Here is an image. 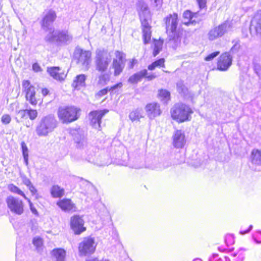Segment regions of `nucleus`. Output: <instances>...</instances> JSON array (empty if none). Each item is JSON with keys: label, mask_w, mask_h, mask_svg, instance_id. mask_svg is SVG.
<instances>
[{"label": "nucleus", "mask_w": 261, "mask_h": 261, "mask_svg": "<svg viewBox=\"0 0 261 261\" xmlns=\"http://www.w3.org/2000/svg\"><path fill=\"white\" fill-rule=\"evenodd\" d=\"M33 70L35 72H39L41 71V67L38 63H34L32 66Z\"/></svg>", "instance_id": "nucleus-53"}, {"label": "nucleus", "mask_w": 261, "mask_h": 261, "mask_svg": "<svg viewBox=\"0 0 261 261\" xmlns=\"http://www.w3.org/2000/svg\"><path fill=\"white\" fill-rule=\"evenodd\" d=\"M110 80V76L108 74L102 73L99 76L98 84L102 85H105Z\"/></svg>", "instance_id": "nucleus-38"}, {"label": "nucleus", "mask_w": 261, "mask_h": 261, "mask_svg": "<svg viewBox=\"0 0 261 261\" xmlns=\"http://www.w3.org/2000/svg\"><path fill=\"white\" fill-rule=\"evenodd\" d=\"M252 238L256 243H261V231H255L252 235Z\"/></svg>", "instance_id": "nucleus-43"}, {"label": "nucleus", "mask_w": 261, "mask_h": 261, "mask_svg": "<svg viewBox=\"0 0 261 261\" xmlns=\"http://www.w3.org/2000/svg\"><path fill=\"white\" fill-rule=\"evenodd\" d=\"M253 228V226L252 225H250L249 226V228L247 230H241L240 231V233L241 234H246L248 232H250V231Z\"/></svg>", "instance_id": "nucleus-55"}, {"label": "nucleus", "mask_w": 261, "mask_h": 261, "mask_svg": "<svg viewBox=\"0 0 261 261\" xmlns=\"http://www.w3.org/2000/svg\"><path fill=\"white\" fill-rule=\"evenodd\" d=\"M73 138L76 146L80 149H84L87 146L84 132L81 128L72 129L70 132Z\"/></svg>", "instance_id": "nucleus-11"}, {"label": "nucleus", "mask_w": 261, "mask_h": 261, "mask_svg": "<svg viewBox=\"0 0 261 261\" xmlns=\"http://www.w3.org/2000/svg\"><path fill=\"white\" fill-rule=\"evenodd\" d=\"M85 261H99L97 258H89L86 259Z\"/></svg>", "instance_id": "nucleus-59"}, {"label": "nucleus", "mask_w": 261, "mask_h": 261, "mask_svg": "<svg viewBox=\"0 0 261 261\" xmlns=\"http://www.w3.org/2000/svg\"><path fill=\"white\" fill-rule=\"evenodd\" d=\"M28 109L20 110L18 112V115H19L21 118L25 119L28 118Z\"/></svg>", "instance_id": "nucleus-47"}, {"label": "nucleus", "mask_w": 261, "mask_h": 261, "mask_svg": "<svg viewBox=\"0 0 261 261\" xmlns=\"http://www.w3.org/2000/svg\"><path fill=\"white\" fill-rule=\"evenodd\" d=\"M74 56L75 58L77 60L78 63L81 64L86 68H88L91 61V53L90 51L76 48Z\"/></svg>", "instance_id": "nucleus-12"}, {"label": "nucleus", "mask_w": 261, "mask_h": 261, "mask_svg": "<svg viewBox=\"0 0 261 261\" xmlns=\"http://www.w3.org/2000/svg\"><path fill=\"white\" fill-rule=\"evenodd\" d=\"M42 21V27L45 30L49 29L52 32L51 29H49V25L54 21L56 18V14L54 11L49 10L45 11Z\"/></svg>", "instance_id": "nucleus-18"}, {"label": "nucleus", "mask_w": 261, "mask_h": 261, "mask_svg": "<svg viewBox=\"0 0 261 261\" xmlns=\"http://www.w3.org/2000/svg\"><path fill=\"white\" fill-rule=\"evenodd\" d=\"M145 110L147 117L150 120L160 116L162 113L160 106L156 102L148 103L145 107Z\"/></svg>", "instance_id": "nucleus-16"}, {"label": "nucleus", "mask_w": 261, "mask_h": 261, "mask_svg": "<svg viewBox=\"0 0 261 261\" xmlns=\"http://www.w3.org/2000/svg\"><path fill=\"white\" fill-rule=\"evenodd\" d=\"M251 163L255 166L261 165V150L252 149L250 155Z\"/></svg>", "instance_id": "nucleus-26"}, {"label": "nucleus", "mask_w": 261, "mask_h": 261, "mask_svg": "<svg viewBox=\"0 0 261 261\" xmlns=\"http://www.w3.org/2000/svg\"><path fill=\"white\" fill-rule=\"evenodd\" d=\"M50 194L53 198H61L64 195V189L58 185H54L50 190Z\"/></svg>", "instance_id": "nucleus-28"}, {"label": "nucleus", "mask_w": 261, "mask_h": 261, "mask_svg": "<svg viewBox=\"0 0 261 261\" xmlns=\"http://www.w3.org/2000/svg\"><path fill=\"white\" fill-rule=\"evenodd\" d=\"M96 244L94 238L85 237L79 245V250L81 255L86 256L94 252Z\"/></svg>", "instance_id": "nucleus-7"}, {"label": "nucleus", "mask_w": 261, "mask_h": 261, "mask_svg": "<svg viewBox=\"0 0 261 261\" xmlns=\"http://www.w3.org/2000/svg\"><path fill=\"white\" fill-rule=\"evenodd\" d=\"M28 117H29L30 120H35L38 116V112L36 110L34 109H28Z\"/></svg>", "instance_id": "nucleus-39"}, {"label": "nucleus", "mask_w": 261, "mask_h": 261, "mask_svg": "<svg viewBox=\"0 0 261 261\" xmlns=\"http://www.w3.org/2000/svg\"><path fill=\"white\" fill-rule=\"evenodd\" d=\"M147 71L146 69L142 70L138 72H137L129 77L128 82L130 84H137L138 82L141 81V80L146 76Z\"/></svg>", "instance_id": "nucleus-25"}, {"label": "nucleus", "mask_w": 261, "mask_h": 261, "mask_svg": "<svg viewBox=\"0 0 261 261\" xmlns=\"http://www.w3.org/2000/svg\"><path fill=\"white\" fill-rule=\"evenodd\" d=\"M26 200L28 201V202L29 203L30 209H31V211L32 212V213L35 214H37V211L36 209L33 206V203H32L31 200L29 198H28V199H26Z\"/></svg>", "instance_id": "nucleus-52"}, {"label": "nucleus", "mask_w": 261, "mask_h": 261, "mask_svg": "<svg viewBox=\"0 0 261 261\" xmlns=\"http://www.w3.org/2000/svg\"><path fill=\"white\" fill-rule=\"evenodd\" d=\"M28 188L33 195H35L37 194V190L33 185Z\"/></svg>", "instance_id": "nucleus-54"}, {"label": "nucleus", "mask_w": 261, "mask_h": 261, "mask_svg": "<svg viewBox=\"0 0 261 261\" xmlns=\"http://www.w3.org/2000/svg\"><path fill=\"white\" fill-rule=\"evenodd\" d=\"M129 117L132 121L139 120L141 118L144 117V113L141 109H136L132 111L129 115Z\"/></svg>", "instance_id": "nucleus-30"}, {"label": "nucleus", "mask_w": 261, "mask_h": 261, "mask_svg": "<svg viewBox=\"0 0 261 261\" xmlns=\"http://www.w3.org/2000/svg\"><path fill=\"white\" fill-rule=\"evenodd\" d=\"M197 15V13H193L190 10H186L183 14V23L187 25L195 24L197 22L195 18Z\"/></svg>", "instance_id": "nucleus-24"}, {"label": "nucleus", "mask_w": 261, "mask_h": 261, "mask_svg": "<svg viewBox=\"0 0 261 261\" xmlns=\"http://www.w3.org/2000/svg\"><path fill=\"white\" fill-rule=\"evenodd\" d=\"M220 54L219 51H215L207 56L204 60L206 61L212 60L214 58L217 57Z\"/></svg>", "instance_id": "nucleus-46"}, {"label": "nucleus", "mask_w": 261, "mask_h": 261, "mask_svg": "<svg viewBox=\"0 0 261 261\" xmlns=\"http://www.w3.org/2000/svg\"><path fill=\"white\" fill-rule=\"evenodd\" d=\"M48 93V90L47 89L45 88V89H43L42 90V94L44 96L47 95Z\"/></svg>", "instance_id": "nucleus-58"}, {"label": "nucleus", "mask_w": 261, "mask_h": 261, "mask_svg": "<svg viewBox=\"0 0 261 261\" xmlns=\"http://www.w3.org/2000/svg\"><path fill=\"white\" fill-rule=\"evenodd\" d=\"M151 5L156 8L158 10L160 9L163 4V0H148Z\"/></svg>", "instance_id": "nucleus-42"}, {"label": "nucleus", "mask_w": 261, "mask_h": 261, "mask_svg": "<svg viewBox=\"0 0 261 261\" xmlns=\"http://www.w3.org/2000/svg\"><path fill=\"white\" fill-rule=\"evenodd\" d=\"M254 29L257 34L261 35V22L257 23L255 25L252 24L250 25V30L251 31Z\"/></svg>", "instance_id": "nucleus-44"}, {"label": "nucleus", "mask_w": 261, "mask_h": 261, "mask_svg": "<svg viewBox=\"0 0 261 261\" xmlns=\"http://www.w3.org/2000/svg\"><path fill=\"white\" fill-rule=\"evenodd\" d=\"M144 77H146L148 81H150L155 78L156 75L154 73H151L150 74H148L147 73L146 76H145Z\"/></svg>", "instance_id": "nucleus-56"}, {"label": "nucleus", "mask_w": 261, "mask_h": 261, "mask_svg": "<svg viewBox=\"0 0 261 261\" xmlns=\"http://www.w3.org/2000/svg\"><path fill=\"white\" fill-rule=\"evenodd\" d=\"M73 39V36L67 30L54 31L49 32L45 37L47 41L53 42H57L61 44H67L70 43Z\"/></svg>", "instance_id": "nucleus-4"}, {"label": "nucleus", "mask_w": 261, "mask_h": 261, "mask_svg": "<svg viewBox=\"0 0 261 261\" xmlns=\"http://www.w3.org/2000/svg\"><path fill=\"white\" fill-rule=\"evenodd\" d=\"M6 202L8 207L12 213L18 215L23 213L24 205L21 200L10 195L7 197Z\"/></svg>", "instance_id": "nucleus-9"}, {"label": "nucleus", "mask_w": 261, "mask_h": 261, "mask_svg": "<svg viewBox=\"0 0 261 261\" xmlns=\"http://www.w3.org/2000/svg\"><path fill=\"white\" fill-rule=\"evenodd\" d=\"M171 166V163L170 162H167L166 165H164V168H166Z\"/></svg>", "instance_id": "nucleus-60"}, {"label": "nucleus", "mask_w": 261, "mask_h": 261, "mask_svg": "<svg viewBox=\"0 0 261 261\" xmlns=\"http://www.w3.org/2000/svg\"><path fill=\"white\" fill-rule=\"evenodd\" d=\"M163 41L160 39L159 40H154L153 55L155 57L159 54L162 48Z\"/></svg>", "instance_id": "nucleus-34"}, {"label": "nucleus", "mask_w": 261, "mask_h": 261, "mask_svg": "<svg viewBox=\"0 0 261 261\" xmlns=\"http://www.w3.org/2000/svg\"><path fill=\"white\" fill-rule=\"evenodd\" d=\"M164 62L165 60L164 58L160 59L159 60H158L153 62L154 64L155 65V67H161V66H164Z\"/></svg>", "instance_id": "nucleus-49"}, {"label": "nucleus", "mask_w": 261, "mask_h": 261, "mask_svg": "<svg viewBox=\"0 0 261 261\" xmlns=\"http://www.w3.org/2000/svg\"><path fill=\"white\" fill-rule=\"evenodd\" d=\"M52 255L56 258V261H65V251L61 248L55 249L52 251Z\"/></svg>", "instance_id": "nucleus-29"}, {"label": "nucleus", "mask_w": 261, "mask_h": 261, "mask_svg": "<svg viewBox=\"0 0 261 261\" xmlns=\"http://www.w3.org/2000/svg\"><path fill=\"white\" fill-rule=\"evenodd\" d=\"M23 183L28 187H30L32 185L31 180L26 177H24L22 179Z\"/></svg>", "instance_id": "nucleus-50"}, {"label": "nucleus", "mask_w": 261, "mask_h": 261, "mask_svg": "<svg viewBox=\"0 0 261 261\" xmlns=\"http://www.w3.org/2000/svg\"><path fill=\"white\" fill-rule=\"evenodd\" d=\"M159 96L164 103H166L170 99V93L166 90L159 91Z\"/></svg>", "instance_id": "nucleus-35"}, {"label": "nucleus", "mask_w": 261, "mask_h": 261, "mask_svg": "<svg viewBox=\"0 0 261 261\" xmlns=\"http://www.w3.org/2000/svg\"><path fill=\"white\" fill-rule=\"evenodd\" d=\"M33 243L36 247L38 252L41 251L43 249V240L39 237H35L33 240Z\"/></svg>", "instance_id": "nucleus-36"}, {"label": "nucleus", "mask_w": 261, "mask_h": 261, "mask_svg": "<svg viewBox=\"0 0 261 261\" xmlns=\"http://www.w3.org/2000/svg\"><path fill=\"white\" fill-rule=\"evenodd\" d=\"M167 32H170L174 33L176 30L178 23V15L173 13L168 16L165 19Z\"/></svg>", "instance_id": "nucleus-19"}, {"label": "nucleus", "mask_w": 261, "mask_h": 261, "mask_svg": "<svg viewBox=\"0 0 261 261\" xmlns=\"http://www.w3.org/2000/svg\"><path fill=\"white\" fill-rule=\"evenodd\" d=\"M47 71L49 75L56 80H64L66 76V74L60 72V69L58 67L48 68Z\"/></svg>", "instance_id": "nucleus-23"}, {"label": "nucleus", "mask_w": 261, "mask_h": 261, "mask_svg": "<svg viewBox=\"0 0 261 261\" xmlns=\"http://www.w3.org/2000/svg\"><path fill=\"white\" fill-rule=\"evenodd\" d=\"M155 67H156L153 62L151 64L148 66V69L150 70H153L155 69Z\"/></svg>", "instance_id": "nucleus-57"}, {"label": "nucleus", "mask_w": 261, "mask_h": 261, "mask_svg": "<svg viewBox=\"0 0 261 261\" xmlns=\"http://www.w3.org/2000/svg\"><path fill=\"white\" fill-rule=\"evenodd\" d=\"M86 76L85 74H80L77 75L74 79L72 84V86L75 89H80L81 87L85 86V81Z\"/></svg>", "instance_id": "nucleus-27"}, {"label": "nucleus", "mask_w": 261, "mask_h": 261, "mask_svg": "<svg viewBox=\"0 0 261 261\" xmlns=\"http://www.w3.org/2000/svg\"><path fill=\"white\" fill-rule=\"evenodd\" d=\"M108 111V110L105 109L103 110L94 111L90 112L89 114V118L90 119L91 125L94 128L100 130L101 119Z\"/></svg>", "instance_id": "nucleus-13"}, {"label": "nucleus", "mask_w": 261, "mask_h": 261, "mask_svg": "<svg viewBox=\"0 0 261 261\" xmlns=\"http://www.w3.org/2000/svg\"><path fill=\"white\" fill-rule=\"evenodd\" d=\"M122 86V83H119L113 86H112L111 88L108 89V88L102 89L100 90L98 93L96 94V97L98 98H100L105 95H106L108 92V91H113L114 90L118 88H121Z\"/></svg>", "instance_id": "nucleus-31"}, {"label": "nucleus", "mask_w": 261, "mask_h": 261, "mask_svg": "<svg viewBox=\"0 0 261 261\" xmlns=\"http://www.w3.org/2000/svg\"><path fill=\"white\" fill-rule=\"evenodd\" d=\"M84 221L79 215H74L70 219V226L75 234H80L86 229L84 226Z\"/></svg>", "instance_id": "nucleus-14"}, {"label": "nucleus", "mask_w": 261, "mask_h": 261, "mask_svg": "<svg viewBox=\"0 0 261 261\" xmlns=\"http://www.w3.org/2000/svg\"><path fill=\"white\" fill-rule=\"evenodd\" d=\"M111 61L110 55L104 50L97 49L95 57V68L101 73L106 71Z\"/></svg>", "instance_id": "nucleus-5"}, {"label": "nucleus", "mask_w": 261, "mask_h": 261, "mask_svg": "<svg viewBox=\"0 0 261 261\" xmlns=\"http://www.w3.org/2000/svg\"><path fill=\"white\" fill-rule=\"evenodd\" d=\"M232 64V57L228 53L222 54L217 63V68L219 70H227Z\"/></svg>", "instance_id": "nucleus-17"}, {"label": "nucleus", "mask_w": 261, "mask_h": 261, "mask_svg": "<svg viewBox=\"0 0 261 261\" xmlns=\"http://www.w3.org/2000/svg\"><path fill=\"white\" fill-rule=\"evenodd\" d=\"M8 190L12 193L18 194L23 197L25 199H28L24 193L17 186L13 184H10L8 186Z\"/></svg>", "instance_id": "nucleus-33"}, {"label": "nucleus", "mask_w": 261, "mask_h": 261, "mask_svg": "<svg viewBox=\"0 0 261 261\" xmlns=\"http://www.w3.org/2000/svg\"><path fill=\"white\" fill-rule=\"evenodd\" d=\"M246 249L241 247L234 249H233L229 251L230 255L232 261H243L245 258Z\"/></svg>", "instance_id": "nucleus-22"}, {"label": "nucleus", "mask_w": 261, "mask_h": 261, "mask_svg": "<svg viewBox=\"0 0 261 261\" xmlns=\"http://www.w3.org/2000/svg\"><path fill=\"white\" fill-rule=\"evenodd\" d=\"M240 45L239 43L236 42L231 48V52L235 53L240 48Z\"/></svg>", "instance_id": "nucleus-51"}, {"label": "nucleus", "mask_w": 261, "mask_h": 261, "mask_svg": "<svg viewBox=\"0 0 261 261\" xmlns=\"http://www.w3.org/2000/svg\"><path fill=\"white\" fill-rule=\"evenodd\" d=\"M193 261H202L201 259L199 258H196L193 260Z\"/></svg>", "instance_id": "nucleus-61"}, {"label": "nucleus", "mask_w": 261, "mask_h": 261, "mask_svg": "<svg viewBox=\"0 0 261 261\" xmlns=\"http://www.w3.org/2000/svg\"><path fill=\"white\" fill-rule=\"evenodd\" d=\"M208 261H230V259L225 256L219 257L218 254L214 253L209 257Z\"/></svg>", "instance_id": "nucleus-37"}, {"label": "nucleus", "mask_w": 261, "mask_h": 261, "mask_svg": "<svg viewBox=\"0 0 261 261\" xmlns=\"http://www.w3.org/2000/svg\"><path fill=\"white\" fill-rule=\"evenodd\" d=\"M21 148L24 164L26 166H28L29 164V149L25 143L23 141L21 143Z\"/></svg>", "instance_id": "nucleus-32"}, {"label": "nucleus", "mask_w": 261, "mask_h": 261, "mask_svg": "<svg viewBox=\"0 0 261 261\" xmlns=\"http://www.w3.org/2000/svg\"><path fill=\"white\" fill-rule=\"evenodd\" d=\"M200 9H205L207 0H196Z\"/></svg>", "instance_id": "nucleus-48"}, {"label": "nucleus", "mask_w": 261, "mask_h": 261, "mask_svg": "<svg viewBox=\"0 0 261 261\" xmlns=\"http://www.w3.org/2000/svg\"><path fill=\"white\" fill-rule=\"evenodd\" d=\"M170 113L173 119L178 122H183L191 120L193 111L189 106L179 103L173 106Z\"/></svg>", "instance_id": "nucleus-3"}, {"label": "nucleus", "mask_w": 261, "mask_h": 261, "mask_svg": "<svg viewBox=\"0 0 261 261\" xmlns=\"http://www.w3.org/2000/svg\"><path fill=\"white\" fill-rule=\"evenodd\" d=\"M186 143L184 132L181 130H177L173 136V144L175 148H182Z\"/></svg>", "instance_id": "nucleus-20"}, {"label": "nucleus", "mask_w": 261, "mask_h": 261, "mask_svg": "<svg viewBox=\"0 0 261 261\" xmlns=\"http://www.w3.org/2000/svg\"><path fill=\"white\" fill-rule=\"evenodd\" d=\"M234 243V239L233 235L228 234L225 237V243L227 246L233 245Z\"/></svg>", "instance_id": "nucleus-41"}, {"label": "nucleus", "mask_w": 261, "mask_h": 261, "mask_svg": "<svg viewBox=\"0 0 261 261\" xmlns=\"http://www.w3.org/2000/svg\"><path fill=\"white\" fill-rule=\"evenodd\" d=\"M11 120L10 116L8 114H4L2 116L1 121L4 124H9Z\"/></svg>", "instance_id": "nucleus-45"}, {"label": "nucleus", "mask_w": 261, "mask_h": 261, "mask_svg": "<svg viewBox=\"0 0 261 261\" xmlns=\"http://www.w3.org/2000/svg\"><path fill=\"white\" fill-rule=\"evenodd\" d=\"M137 9L142 26L143 42L146 44L150 42L151 39L150 27L148 22V19L150 18V12L147 4L143 1L138 2Z\"/></svg>", "instance_id": "nucleus-1"}, {"label": "nucleus", "mask_w": 261, "mask_h": 261, "mask_svg": "<svg viewBox=\"0 0 261 261\" xmlns=\"http://www.w3.org/2000/svg\"><path fill=\"white\" fill-rule=\"evenodd\" d=\"M177 89L179 93L185 94L187 91V89L185 86L183 82L179 81L176 84Z\"/></svg>", "instance_id": "nucleus-40"}, {"label": "nucleus", "mask_w": 261, "mask_h": 261, "mask_svg": "<svg viewBox=\"0 0 261 261\" xmlns=\"http://www.w3.org/2000/svg\"><path fill=\"white\" fill-rule=\"evenodd\" d=\"M79 111L74 107L60 108L58 112V117L63 123L71 122L78 118Z\"/></svg>", "instance_id": "nucleus-6"}, {"label": "nucleus", "mask_w": 261, "mask_h": 261, "mask_svg": "<svg viewBox=\"0 0 261 261\" xmlns=\"http://www.w3.org/2000/svg\"><path fill=\"white\" fill-rule=\"evenodd\" d=\"M115 55L116 59H114L113 66L114 69V74L117 76L121 73L124 67L125 59L123 54L120 51H116Z\"/></svg>", "instance_id": "nucleus-15"}, {"label": "nucleus", "mask_w": 261, "mask_h": 261, "mask_svg": "<svg viewBox=\"0 0 261 261\" xmlns=\"http://www.w3.org/2000/svg\"><path fill=\"white\" fill-rule=\"evenodd\" d=\"M230 28V24L229 22L225 21L211 29L207 34V38L211 41L219 38L226 33Z\"/></svg>", "instance_id": "nucleus-8"}, {"label": "nucleus", "mask_w": 261, "mask_h": 261, "mask_svg": "<svg viewBox=\"0 0 261 261\" xmlns=\"http://www.w3.org/2000/svg\"><path fill=\"white\" fill-rule=\"evenodd\" d=\"M57 205L64 212H75L76 210L75 204L70 199L64 198L60 200L57 202Z\"/></svg>", "instance_id": "nucleus-21"}, {"label": "nucleus", "mask_w": 261, "mask_h": 261, "mask_svg": "<svg viewBox=\"0 0 261 261\" xmlns=\"http://www.w3.org/2000/svg\"><path fill=\"white\" fill-rule=\"evenodd\" d=\"M58 121L54 115L49 114L40 119L36 128V133L39 137H46L57 127Z\"/></svg>", "instance_id": "nucleus-2"}, {"label": "nucleus", "mask_w": 261, "mask_h": 261, "mask_svg": "<svg viewBox=\"0 0 261 261\" xmlns=\"http://www.w3.org/2000/svg\"><path fill=\"white\" fill-rule=\"evenodd\" d=\"M219 250L221 251H224L225 249H221V248H219Z\"/></svg>", "instance_id": "nucleus-62"}, {"label": "nucleus", "mask_w": 261, "mask_h": 261, "mask_svg": "<svg viewBox=\"0 0 261 261\" xmlns=\"http://www.w3.org/2000/svg\"><path fill=\"white\" fill-rule=\"evenodd\" d=\"M22 92L25 94L27 100L33 106L37 104V100L36 98L35 88L28 80H24L22 84Z\"/></svg>", "instance_id": "nucleus-10"}]
</instances>
